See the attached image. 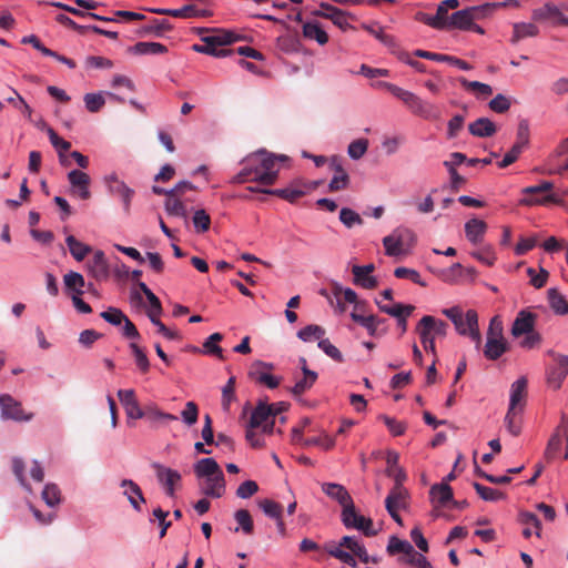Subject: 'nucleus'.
I'll return each mask as SVG.
<instances>
[{
	"label": "nucleus",
	"mask_w": 568,
	"mask_h": 568,
	"mask_svg": "<svg viewBox=\"0 0 568 568\" xmlns=\"http://www.w3.org/2000/svg\"><path fill=\"white\" fill-rule=\"evenodd\" d=\"M260 507L266 516L273 519H280L283 514L282 505L272 499H263L260 501Z\"/></svg>",
	"instance_id": "obj_60"
},
{
	"label": "nucleus",
	"mask_w": 568,
	"mask_h": 568,
	"mask_svg": "<svg viewBox=\"0 0 568 568\" xmlns=\"http://www.w3.org/2000/svg\"><path fill=\"white\" fill-rule=\"evenodd\" d=\"M144 418L151 423H166L178 420V417L175 415L160 410L156 405L145 406Z\"/></svg>",
	"instance_id": "obj_44"
},
{
	"label": "nucleus",
	"mask_w": 568,
	"mask_h": 568,
	"mask_svg": "<svg viewBox=\"0 0 568 568\" xmlns=\"http://www.w3.org/2000/svg\"><path fill=\"white\" fill-rule=\"evenodd\" d=\"M552 187L554 185L549 181H544L539 185L525 187L523 193L531 196L520 200V204L535 205L551 202L558 205H564V201L557 194L550 193Z\"/></svg>",
	"instance_id": "obj_4"
},
{
	"label": "nucleus",
	"mask_w": 568,
	"mask_h": 568,
	"mask_svg": "<svg viewBox=\"0 0 568 568\" xmlns=\"http://www.w3.org/2000/svg\"><path fill=\"white\" fill-rule=\"evenodd\" d=\"M303 36L307 39L315 40L318 44L324 45L328 42L327 33L317 22H306L303 24Z\"/></svg>",
	"instance_id": "obj_36"
},
{
	"label": "nucleus",
	"mask_w": 568,
	"mask_h": 568,
	"mask_svg": "<svg viewBox=\"0 0 568 568\" xmlns=\"http://www.w3.org/2000/svg\"><path fill=\"white\" fill-rule=\"evenodd\" d=\"M509 349V345L506 339H491L487 338L484 347V355L489 361H497Z\"/></svg>",
	"instance_id": "obj_30"
},
{
	"label": "nucleus",
	"mask_w": 568,
	"mask_h": 568,
	"mask_svg": "<svg viewBox=\"0 0 568 568\" xmlns=\"http://www.w3.org/2000/svg\"><path fill=\"white\" fill-rule=\"evenodd\" d=\"M41 497L49 507H54L61 501V491L55 484H47L42 489Z\"/></svg>",
	"instance_id": "obj_47"
},
{
	"label": "nucleus",
	"mask_w": 568,
	"mask_h": 568,
	"mask_svg": "<svg viewBox=\"0 0 568 568\" xmlns=\"http://www.w3.org/2000/svg\"><path fill=\"white\" fill-rule=\"evenodd\" d=\"M316 187V183H304L301 181L293 182L290 186L285 189H260L254 186H248L247 191L250 192H258L268 195L278 196L290 203H295L300 197L304 196L307 190H314Z\"/></svg>",
	"instance_id": "obj_5"
},
{
	"label": "nucleus",
	"mask_w": 568,
	"mask_h": 568,
	"mask_svg": "<svg viewBox=\"0 0 568 568\" xmlns=\"http://www.w3.org/2000/svg\"><path fill=\"white\" fill-rule=\"evenodd\" d=\"M339 221L348 229L353 227L354 225H362L364 223L361 215L348 207H343L339 211Z\"/></svg>",
	"instance_id": "obj_58"
},
{
	"label": "nucleus",
	"mask_w": 568,
	"mask_h": 568,
	"mask_svg": "<svg viewBox=\"0 0 568 568\" xmlns=\"http://www.w3.org/2000/svg\"><path fill=\"white\" fill-rule=\"evenodd\" d=\"M173 29V26L166 19H152L149 24L143 27V34H154L156 37H162L165 32H169Z\"/></svg>",
	"instance_id": "obj_41"
},
{
	"label": "nucleus",
	"mask_w": 568,
	"mask_h": 568,
	"mask_svg": "<svg viewBox=\"0 0 568 568\" xmlns=\"http://www.w3.org/2000/svg\"><path fill=\"white\" fill-rule=\"evenodd\" d=\"M552 363L547 366V384L554 389H559L568 375V356L549 351Z\"/></svg>",
	"instance_id": "obj_7"
},
{
	"label": "nucleus",
	"mask_w": 568,
	"mask_h": 568,
	"mask_svg": "<svg viewBox=\"0 0 568 568\" xmlns=\"http://www.w3.org/2000/svg\"><path fill=\"white\" fill-rule=\"evenodd\" d=\"M394 232L397 236L399 244L403 246V248L406 250V252L408 251L409 247H412L415 244L416 235L412 230L398 227L394 230Z\"/></svg>",
	"instance_id": "obj_61"
},
{
	"label": "nucleus",
	"mask_w": 568,
	"mask_h": 568,
	"mask_svg": "<svg viewBox=\"0 0 568 568\" xmlns=\"http://www.w3.org/2000/svg\"><path fill=\"white\" fill-rule=\"evenodd\" d=\"M47 132L52 146L58 153L60 163L63 166H68L71 163L70 142L59 136L51 128H49Z\"/></svg>",
	"instance_id": "obj_22"
},
{
	"label": "nucleus",
	"mask_w": 568,
	"mask_h": 568,
	"mask_svg": "<svg viewBox=\"0 0 568 568\" xmlns=\"http://www.w3.org/2000/svg\"><path fill=\"white\" fill-rule=\"evenodd\" d=\"M12 473L19 481L20 486L28 493L32 494V488L29 485L26 476L27 464L21 457H13L11 460Z\"/></svg>",
	"instance_id": "obj_37"
},
{
	"label": "nucleus",
	"mask_w": 568,
	"mask_h": 568,
	"mask_svg": "<svg viewBox=\"0 0 568 568\" xmlns=\"http://www.w3.org/2000/svg\"><path fill=\"white\" fill-rule=\"evenodd\" d=\"M192 222L197 233H204L210 230L211 217L205 210H196L193 214Z\"/></svg>",
	"instance_id": "obj_55"
},
{
	"label": "nucleus",
	"mask_w": 568,
	"mask_h": 568,
	"mask_svg": "<svg viewBox=\"0 0 568 568\" xmlns=\"http://www.w3.org/2000/svg\"><path fill=\"white\" fill-rule=\"evenodd\" d=\"M536 318L537 315L528 310H521L520 312H518L511 326V335L514 337H520L524 334L534 331Z\"/></svg>",
	"instance_id": "obj_18"
},
{
	"label": "nucleus",
	"mask_w": 568,
	"mask_h": 568,
	"mask_svg": "<svg viewBox=\"0 0 568 568\" xmlns=\"http://www.w3.org/2000/svg\"><path fill=\"white\" fill-rule=\"evenodd\" d=\"M286 160V155H275L265 150L251 153L242 160V169L232 178V183L256 182L262 185H273L278 178L277 162Z\"/></svg>",
	"instance_id": "obj_1"
},
{
	"label": "nucleus",
	"mask_w": 568,
	"mask_h": 568,
	"mask_svg": "<svg viewBox=\"0 0 568 568\" xmlns=\"http://www.w3.org/2000/svg\"><path fill=\"white\" fill-rule=\"evenodd\" d=\"M342 523L346 528L361 530L367 537H373L378 534V531L373 528V520L359 515L354 505L342 510Z\"/></svg>",
	"instance_id": "obj_8"
},
{
	"label": "nucleus",
	"mask_w": 568,
	"mask_h": 568,
	"mask_svg": "<svg viewBox=\"0 0 568 568\" xmlns=\"http://www.w3.org/2000/svg\"><path fill=\"white\" fill-rule=\"evenodd\" d=\"M429 495L432 501L438 506H445L447 503L453 501V489L447 483L433 485Z\"/></svg>",
	"instance_id": "obj_29"
},
{
	"label": "nucleus",
	"mask_w": 568,
	"mask_h": 568,
	"mask_svg": "<svg viewBox=\"0 0 568 568\" xmlns=\"http://www.w3.org/2000/svg\"><path fill=\"white\" fill-rule=\"evenodd\" d=\"M527 397V379L526 377H520L516 382L511 384L510 387V399H509V408L510 410H518L523 413Z\"/></svg>",
	"instance_id": "obj_19"
},
{
	"label": "nucleus",
	"mask_w": 568,
	"mask_h": 568,
	"mask_svg": "<svg viewBox=\"0 0 568 568\" xmlns=\"http://www.w3.org/2000/svg\"><path fill=\"white\" fill-rule=\"evenodd\" d=\"M454 325L458 334L469 336L475 342L476 347L479 348L481 335L478 327V314L475 310H468L465 316L463 314Z\"/></svg>",
	"instance_id": "obj_10"
},
{
	"label": "nucleus",
	"mask_w": 568,
	"mask_h": 568,
	"mask_svg": "<svg viewBox=\"0 0 568 568\" xmlns=\"http://www.w3.org/2000/svg\"><path fill=\"white\" fill-rule=\"evenodd\" d=\"M225 493V479L224 474L216 475L210 478H205L202 494L212 498H220Z\"/></svg>",
	"instance_id": "obj_25"
},
{
	"label": "nucleus",
	"mask_w": 568,
	"mask_h": 568,
	"mask_svg": "<svg viewBox=\"0 0 568 568\" xmlns=\"http://www.w3.org/2000/svg\"><path fill=\"white\" fill-rule=\"evenodd\" d=\"M406 479V474L403 469H398L395 475V486L389 491L385 499V507H395L397 509L407 507L408 491L403 486V481Z\"/></svg>",
	"instance_id": "obj_14"
},
{
	"label": "nucleus",
	"mask_w": 568,
	"mask_h": 568,
	"mask_svg": "<svg viewBox=\"0 0 568 568\" xmlns=\"http://www.w3.org/2000/svg\"><path fill=\"white\" fill-rule=\"evenodd\" d=\"M85 109L95 113L99 112L105 104L104 92L87 93L83 98Z\"/></svg>",
	"instance_id": "obj_48"
},
{
	"label": "nucleus",
	"mask_w": 568,
	"mask_h": 568,
	"mask_svg": "<svg viewBox=\"0 0 568 568\" xmlns=\"http://www.w3.org/2000/svg\"><path fill=\"white\" fill-rule=\"evenodd\" d=\"M539 33V29L534 23L519 22L513 27L511 43L516 44L520 40L529 37H536Z\"/></svg>",
	"instance_id": "obj_34"
},
{
	"label": "nucleus",
	"mask_w": 568,
	"mask_h": 568,
	"mask_svg": "<svg viewBox=\"0 0 568 568\" xmlns=\"http://www.w3.org/2000/svg\"><path fill=\"white\" fill-rule=\"evenodd\" d=\"M0 418L2 420H13L17 423H28L32 420L33 413H27L22 404L9 394L0 395Z\"/></svg>",
	"instance_id": "obj_6"
},
{
	"label": "nucleus",
	"mask_w": 568,
	"mask_h": 568,
	"mask_svg": "<svg viewBox=\"0 0 568 568\" xmlns=\"http://www.w3.org/2000/svg\"><path fill=\"white\" fill-rule=\"evenodd\" d=\"M91 178L88 173L73 169V199L82 202L80 209L85 210L92 199Z\"/></svg>",
	"instance_id": "obj_12"
},
{
	"label": "nucleus",
	"mask_w": 568,
	"mask_h": 568,
	"mask_svg": "<svg viewBox=\"0 0 568 568\" xmlns=\"http://www.w3.org/2000/svg\"><path fill=\"white\" fill-rule=\"evenodd\" d=\"M327 554L339 561L356 568L357 561L355 557H359L366 550L365 546L361 544L353 536H344L338 544L331 542L325 546Z\"/></svg>",
	"instance_id": "obj_3"
},
{
	"label": "nucleus",
	"mask_w": 568,
	"mask_h": 568,
	"mask_svg": "<svg viewBox=\"0 0 568 568\" xmlns=\"http://www.w3.org/2000/svg\"><path fill=\"white\" fill-rule=\"evenodd\" d=\"M471 255L487 266H493L496 261L495 251L490 245L484 246L473 252Z\"/></svg>",
	"instance_id": "obj_62"
},
{
	"label": "nucleus",
	"mask_w": 568,
	"mask_h": 568,
	"mask_svg": "<svg viewBox=\"0 0 568 568\" xmlns=\"http://www.w3.org/2000/svg\"><path fill=\"white\" fill-rule=\"evenodd\" d=\"M474 22L467 8L454 12L449 18V29L469 31Z\"/></svg>",
	"instance_id": "obj_32"
},
{
	"label": "nucleus",
	"mask_w": 568,
	"mask_h": 568,
	"mask_svg": "<svg viewBox=\"0 0 568 568\" xmlns=\"http://www.w3.org/2000/svg\"><path fill=\"white\" fill-rule=\"evenodd\" d=\"M416 332L419 335L424 349L432 353L434 358H437L434 334L426 331L419 323L417 324Z\"/></svg>",
	"instance_id": "obj_57"
},
{
	"label": "nucleus",
	"mask_w": 568,
	"mask_h": 568,
	"mask_svg": "<svg viewBox=\"0 0 568 568\" xmlns=\"http://www.w3.org/2000/svg\"><path fill=\"white\" fill-rule=\"evenodd\" d=\"M548 302L551 310L559 315L568 314V302L564 295H561L557 288L548 290Z\"/></svg>",
	"instance_id": "obj_38"
},
{
	"label": "nucleus",
	"mask_w": 568,
	"mask_h": 568,
	"mask_svg": "<svg viewBox=\"0 0 568 568\" xmlns=\"http://www.w3.org/2000/svg\"><path fill=\"white\" fill-rule=\"evenodd\" d=\"M473 487L475 488L476 493L479 495V497L486 501H497L499 499L505 498V495L494 488L484 486L479 483H474Z\"/></svg>",
	"instance_id": "obj_53"
},
{
	"label": "nucleus",
	"mask_w": 568,
	"mask_h": 568,
	"mask_svg": "<svg viewBox=\"0 0 568 568\" xmlns=\"http://www.w3.org/2000/svg\"><path fill=\"white\" fill-rule=\"evenodd\" d=\"M561 436L562 429L559 428V425L556 427L555 433L548 440L547 447L545 449V458L550 462L552 460L561 449Z\"/></svg>",
	"instance_id": "obj_43"
},
{
	"label": "nucleus",
	"mask_w": 568,
	"mask_h": 568,
	"mask_svg": "<svg viewBox=\"0 0 568 568\" xmlns=\"http://www.w3.org/2000/svg\"><path fill=\"white\" fill-rule=\"evenodd\" d=\"M222 339L223 335L221 333H213L210 335L203 343V347L206 353L215 355L219 359H224L223 349L217 345Z\"/></svg>",
	"instance_id": "obj_50"
},
{
	"label": "nucleus",
	"mask_w": 568,
	"mask_h": 568,
	"mask_svg": "<svg viewBox=\"0 0 568 568\" xmlns=\"http://www.w3.org/2000/svg\"><path fill=\"white\" fill-rule=\"evenodd\" d=\"M532 20L535 21H548L551 20L556 26L568 27V17L565 16L560 9L551 3L547 2L542 7L537 8L532 11Z\"/></svg>",
	"instance_id": "obj_15"
},
{
	"label": "nucleus",
	"mask_w": 568,
	"mask_h": 568,
	"mask_svg": "<svg viewBox=\"0 0 568 568\" xmlns=\"http://www.w3.org/2000/svg\"><path fill=\"white\" fill-rule=\"evenodd\" d=\"M153 468L156 471V478L165 488L168 496L173 497L175 493V486L181 481V474L169 467H164L160 464H154Z\"/></svg>",
	"instance_id": "obj_16"
},
{
	"label": "nucleus",
	"mask_w": 568,
	"mask_h": 568,
	"mask_svg": "<svg viewBox=\"0 0 568 568\" xmlns=\"http://www.w3.org/2000/svg\"><path fill=\"white\" fill-rule=\"evenodd\" d=\"M165 210L168 214L172 216H179L186 219L187 217V210L185 204L181 201L180 196L174 194H169V197L165 199L164 203Z\"/></svg>",
	"instance_id": "obj_39"
},
{
	"label": "nucleus",
	"mask_w": 568,
	"mask_h": 568,
	"mask_svg": "<svg viewBox=\"0 0 568 568\" xmlns=\"http://www.w3.org/2000/svg\"><path fill=\"white\" fill-rule=\"evenodd\" d=\"M459 83L464 89L476 92L481 97H489L493 94V88L489 84L479 81H468L466 78H459Z\"/></svg>",
	"instance_id": "obj_46"
},
{
	"label": "nucleus",
	"mask_w": 568,
	"mask_h": 568,
	"mask_svg": "<svg viewBox=\"0 0 568 568\" xmlns=\"http://www.w3.org/2000/svg\"><path fill=\"white\" fill-rule=\"evenodd\" d=\"M135 54H163L168 51V48L159 42H138L130 48Z\"/></svg>",
	"instance_id": "obj_42"
},
{
	"label": "nucleus",
	"mask_w": 568,
	"mask_h": 568,
	"mask_svg": "<svg viewBox=\"0 0 568 568\" xmlns=\"http://www.w3.org/2000/svg\"><path fill=\"white\" fill-rule=\"evenodd\" d=\"M89 273L100 280L105 278L109 274L105 255L102 251H97L93 257L87 264Z\"/></svg>",
	"instance_id": "obj_24"
},
{
	"label": "nucleus",
	"mask_w": 568,
	"mask_h": 568,
	"mask_svg": "<svg viewBox=\"0 0 568 568\" xmlns=\"http://www.w3.org/2000/svg\"><path fill=\"white\" fill-rule=\"evenodd\" d=\"M118 397L123 405L129 418H144L145 407H140L133 389H120L118 392Z\"/></svg>",
	"instance_id": "obj_17"
},
{
	"label": "nucleus",
	"mask_w": 568,
	"mask_h": 568,
	"mask_svg": "<svg viewBox=\"0 0 568 568\" xmlns=\"http://www.w3.org/2000/svg\"><path fill=\"white\" fill-rule=\"evenodd\" d=\"M383 245L385 247V253L388 256L406 254V250L399 244L394 231L383 239Z\"/></svg>",
	"instance_id": "obj_49"
},
{
	"label": "nucleus",
	"mask_w": 568,
	"mask_h": 568,
	"mask_svg": "<svg viewBox=\"0 0 568 568\" xmlns=\"http://www.w3.org/2000/svg\"><path fill=\"white\" fill-rule=\"evenodd\" d=\"M487 338L491 339H505L504 337V325L500 316H494L488 326Z\"/></svg>",
	"instance_id": "obj_64"
},
{
	"label": "nucleus",
	"mask_w": 568,
	"mask_h": 568,
	"mask_svg": "<svg viewBox=\"0 0 568 568\" xmlns=\"http://www.w3.org/2000/svg\"><path fill=\"white\" fill-rule=\"evenodd\" d=\"M529 122L526 119H521L517 126L516 142L514 144L525 149L529 144Z\"/></svg>",
	"instance_id": "obj_59"
},
{
	"label": "nucleus",
	"mask_w": 568,
	"mask_h": 568,
	"mask_svg": "<svg viewBox=\"0 0 568 568\" xmlns=\"http://www.w3.org/2000/svg\"><path fill=\"white\" fill-rule=\"evenodd\" d=\"M120 486L124 489L123 495L128 498L132 508L136 511H141V506L145 504V498L139 485L131 479H123Z\"/></svg>",
	"instance_id": "obj_20"
},
{
	"label": "nucleus",
	"mask_w": 568,
	"mask_h": 568,
	"mask_svg": "<svg viewBox=\"0 0 568 568\" xmlns=\"http://www.w3.org/2000/svg\"><path fill=\"white\" fill-rule=\"evenodd\" d=\"M362 28L366 30L369 34L374 36L377 40H379L383 44L387 47H394L396 44V41L394 37L386 34L382 27H379L377 23L374 24H367L363 23Z\"/></svg>",
	"instance_id": "obj_45"
},
{
	"label": "nucleus",
	"mask_w": 568,
	"mask_h": 568,
	"mask_svg": "<svg viewBox=\"0 0 568 568\" xmlns=\"http://www.w3.org/2000/svg\"><path fill=\"white\" fill-rule=\"evenodd\" d=\"M387 551L389 555L405 554L407 557L410 552H414V547L406 540H400L397 537H390Z\"/></svg>",
	"instance_id": "obj_54"
},
{
	"label": "nucleus",
	"mask_w": 568,
	"mask_h": 568,
	"mask_svg": "<svg viewBox=\"0 0 568 568\" xmlns=\"http://www.w3.org/2000/svg\"><path fill=\"white\" fill-rule=\"evenodd\" d=\"M501 6H506V3H484L479 6L467 7V9L474 22H476L478 20H484L490 17L494 11Z\"/></svg>",
	"instance_id": "obj_40"
},
{
	"label": "nucleus",
	"mask_w": 568,
	"mask_h": 568,
	"mask_svg": "<svg viewBox=\"0 0 568 568\" xmlns=\"http://www.w3.org/2000/svg\"><path fill=\"white\" fill-rule=\"evenodd\" d=\"M378 85L385 88L394 97L399 99L415 115L420 116L425 120H437L439 118L438 109L434 104L422 100L415 93L404 90L400 87L393 84L390 82L382 81L378 82Z\"/></svg>",
	"instance_id": "obj_2"
},
{
	"label": "nucleus",
	"mask_w": 568,
	"mask_h": 568,
	"mask_svg": "<svg viewBox=\"0 0 568 568\" xmlns=\"http://www.w3.org/2000/svg\"><path fill=\"white\" fill-rule=\"evenodd\" d=\"M273 369L274 365L272 363L255 361L248 369V377L257 384L274 389L280 385L281 378L271 374Z\"/></svg>",
	"instance_id": "obj_9"
},
{
	"label": "nucleus",
	"mask_w": 568,
	"mask_h": 568,
	"mask_svg": "<svg viewBox=\"0 0 568 568\" xmlns=\"http://www.w3.org/2000/svg\"><path fill=\"white\" fill-rule=\"evenodd\" d=\"M234 518L241 529L246 535H252L254 531V523L252 519V516L248 510L246 509H239L234 514Z\"/></svg>",
	"instance_id": "obj_51"
},
{
	"label": "nucleus",
	"mask_w": 568,
	"mask_h": 568,
	"mask_svg": "<svg viewBox=\"0 0 568 568\" xmlns=\"http://www.w3.org/2000/svg\"><path fill=\"white\" fill-rule=\"evenodd\" d=\"M470 134L478 138H488L496 133L495 123L488 118H479L468 125Z\"/></svg>",
	"instance_id": "obj_27"
},
{
	"label": "nucleus",
	"mask_w": 568,
	"mask_h": 568,
	"mask_svg": "<svg viewBox=\"0 0 568 568\" xmlns=\"http://www.w3.org/2000/svg\"><path fill=\"white\" fill-rule=\"evenodd\" d=\"M317 379V373L311 371L310 368H304L303 377L295 383L293 388L291 389L294 396H301L308 389L313 387Z\"/></svg>",
	"instance_id": "obj_35"
},
{
	"label": "nucleus",
	"mask_w": 568,
	"mask_h": 568,
	"mask_svg": "<svg viewBox=\"0 0 568 568\" xmlns=\"http://www.w3.org/2000/svg\"><path fill=\"white\" fill-rule=\"evenodd\" d=\"M418 323L430 334H434V337H445L447 335L448 324L434 316L425 315Z\"/></svg>",
	"instance_id": "obj_28"
},
{
	"label": "nucleus",
	"mask_w": 568,
	"mask_h": 568,
	"mask_svg": "<svg viewBox=\"0 0 568 568\" xmlns=\"http://www.w3.org/2000/svg\"><path fill=\"white\" fill-rule=\"evenodd\" d=\"M314 16L331 20L342 31L354 29L347 21V18L354 19V16L327 2H321L320 10L314 11Z\"/></svg>",
	"instance_id": "obj_11"
},
{
	"label": "nucleus",
	"mask_w": 568,
	"mask_h": 568,
	"mask_svg": "<svg viewBox=\"0 0 568 568\" xmlns=\"http://www.w3.org/2000/svg\"><path fill=\"white\" fill-rule=\"evenodd\" d=\"M368 140L357 139L349 143L347 152L353 160L361 159L367 151Z\"/></svg>",
	"instance_id": "obj_63"
},
{
	"label": "nucleus",
	"mask_w": 568,
	"mask_h": 568,
	"mask_svg": "<svg viewBox=\"0 0 568 568\" xmlns=\"http://www.w3.org/2000/svg\"><path fill=\"white\" fill-rule=\"evenodd\" d=\"M322 490L332 499H335L343 509H346L354 505L353 499L349 493L343 485L335 483H324L322 485Z\"/></svg>",
	"instance_id": "obj_21"
},
{
	"label": "nucleus",
	"mask_w": 568,
	"mask_h": 568,
	"mask_svg": "<svg viewBox=\"0 0 568 568\" xmlns=\"http://www.w3.org/2000/svg\"><path fill=\"white\" fill-rule=\"evenodd\" d=\"M275 420L272 418V410L265 402H258L251 414L248 425L251 428L262 427L263 433L272 434Z\"/></svg>",
	"instance_id": "obj_13"
},
{
	"label": "nucleus",
	"mask_w": 568,
	"mask_h": 568,
	"mask_svg": "<svg viewBox=\"0 0 568 568\" xmlns=\"http://www.w3.org/2000/svg\"><path fill=\"white\" fill-rule=\"evenodd\" d=\"M239 39L240 38L233 32L217 29L215 30V34L203 37L202 41L219 49V47L232 44Z\"/></svg>",
	"instance_id": "obj_31"
},
{
	"label": "nucleus",
	"mask_w": 568,
	"mask_h": 568,
	"mask_svg": "<svg viewBox=\"0 0 568 568\" xmlns=\"http://www.w3.org/2000/svg\"><path fill=\"white\" fill-rule=\"evenodd\" d=\"M520 414L521 413L518 410H510L508 407V412L505 416L506 428L513 436H518L521 433V423L518 417Z\"/></svg>",
	"instance_id": "obj_56"
},
{
	"label": "nucleus",
	"mask_w": 568,
	"mask_h": 568,
	"mask_svg": "<svg viewBox=\"0 0 568 568\" xmlns=\"http://www.w3.org/2000/svg\"><path fill=\"white\" fill-rule=\"evenodd\" d=\"M194 473L199 478H210L223 474L221 467L213 458H202L194 465Z\"/></svg>",
	"instance_id": "obj_26"
},
{
	"label": "nucleus",
	"mask_w": 568,
	"mask_h": 568,
	"mask_svg": "<svg viewBox=\"0 0 568 568\" xmlns=\"http://www.w3.org/2000/svg\"><path fill=\"white\" fill-rule=\"evenodd\" d=\"M106 181L109 183L110 192L119 195L122 199L125 209L128 210L131 202V197L133 195V191L130 187H128L124 182L119 181L115 176H111Z\"/></svg>",
	"instance_id": "obj_33"
},
{
	"label": "nucleus",
	"mask_w": 568,
	"mask_h": 568,
	"mask_svg": "<svg viewBox=\"0 0 568 568\" xmlns=\"http://www.w3.org/2000/svg\"><path fill=\"white\" fill-rule=\"evenodd\" d=\"M488 225L485 221L479 219H470L465 224V234L467 240L471 244H479L483 242L484 235L486 234Z\"/></svg>",
	"instance_id": "obj_23"
},
{
	"label": "nucleus",
	"mask_w": 568,
	"mask_h": 568,
	"mask_svg": "<svg viewBox=\"0 0 568 568\" xmlns=\"http://www.w3.org/2000/svg\"><path fill=\"white\" fill-rule=\"evenodd\" d=\"M325 335V329L315 324H311L305 326L304 328L300 329L297 333L298 338H301L304 342H310L313 338L315 339H324L323 336Z\"/></svg>",
	"instance_id": "obj_52"
}]
</instances>
